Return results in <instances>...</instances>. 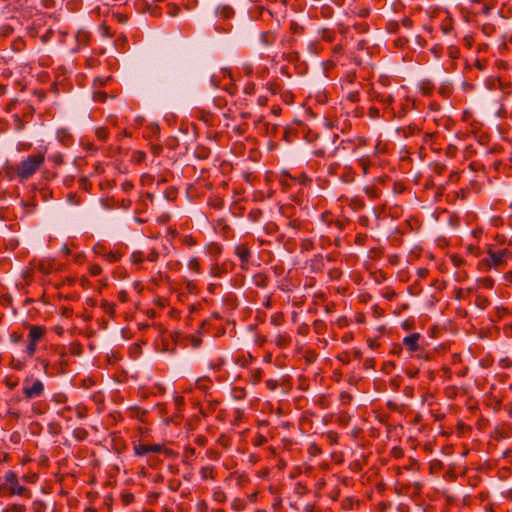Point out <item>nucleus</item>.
I'll return each instance as SVG.
<instances>
[{
	"mask_svg": "<svg viewBox=\"0 0 512 512\" xmlns=\"http://www.w3.org/2000/svg\"><path fill=\"white\" fill-rule=\"evenodd\" d=\"M16 472L9 470L5 473L3 482L0 484V497L20 496L26 499L32 497L31 490L20 483Z\"/></svg>",
	"mask_w": 512,
	"mask_h": 512,
	"instance_id": "f257e3e1",
	"label": "nucleus"
},
{
	"mask_svg": "<svg viewBox=\"0 0 512 512\" xmlns=\"http://www.w3.org/2000/svg\"><path fill=\"white\" fill-rule=\"evenodd\" d=\"M45 154L38 152L29 155L26 159H23L17 164L16 172L20 181L30 179L44 164Z\"/></svg>",
	"mask_w": 512,
	"mask_h": 512,
	"instance_id": "f03ea898",
	"label": "nucleus"
},
{
	"mask_svg": "<svg viewBox=\"0 0 512 512\" xmlns=\"http://www.w3.org/2000/svg\"><path fill=\"white\" fill-rule=\"evenodd\" d=\"M488 257L481 261V264L486 269H500L506 265L508 259L512 258V250L510 248H503L498 250L489 249Z\"/></svg>",
	"mask_w": 512,
	"mask_h": 512,
	"instance_id": "7ed1b4c3",
	"label": "nucleus"
},
{
	"mask_svg": "<svg viewBox=\"0 0 512 512\" xmlns=\"http://www.w3.org/2000/svg\"><path fill=\"white\" fill-rule=\"evenodd\" d=\"M201 334H210L212 337L217 338L224 334V322L218 312H213L207 319H205L200 327Z\"/></svg>",
	"mask_w": 512,
	"mask_h": 512,
	"instance_id": "20e7f679",
	"label": "nucleus"
},
{
	"mask_svg": "<svg viewBox=\"0 0 512 512\" xmlns=\"http://www.w3.org/2000/svg\"><path fill=\"white\" fill-rule=\"evenodd\" d=\"M28 344L25 353L28 357L32 358L37 350V344L42 341L47 333V328L44 325H28Z\"/></svg>",
	"mask_w": 512,
	"mask_h": 512,
	"instance_id": "39448f33",
	"label": "nucleus"
},
{
	"mask_svg": "<svg viewBox=\"0 0 512 512\" xmlns=\"http://www.w3.org/2000/svg\"><path fill=\"white\" fill-rule=\"evenodd\" d=\"M44 384L41 380L32 377H26L24 379V385L22 387V394L25 399L31 400L34 398L41 397L44 393Z\"/></svg>",
	"mask_w": 512,
	"mask_h": 512,
	"instance_id": "423d86ee",
	"label": "nucleus"
},
{
	"mask_svg": "<svg viewBox=\"0 0 512 512\" xmlns=\"http://www.w3.org/2000/svg\"><path fill=\"white\" fill-rule=\"evenodd\" d=\"M234 254L240 261V267L247 270L250 263L251 251L246 244L240 243L234 247Z\"/></svg>",
	"mask_w": 512,
	"mask_h": 512,
	"instance_id": "0eeeda50",
	"label": "nucleus"
},
{
	"mask_svg": "<svg viewBox=\"0 0 512 512\" xmlns=\"http://www.w3.org/2000/svg\"><path fill=\"white\" fill-rule=\"evenodd\" d=\"M421 335L419 333H412L403 338V345L410 352H416L420 349L419 340Z\"/></svg>",
	"mask_w": 512,
	"mask_h": 512,
	"instance_id": "6e6552de",
	"label": "nucleus"
},
{
	"mask_svg": "<svg viewBox=\"0 0 512 512\" xmlns=\"http://www.w3.org/2000/svg\"><path fill=\"white\" fill-rule=\"evenodd\" d=\"M57 140L64 146H70L73 143V137L70 131L66 128H60L56 132Z\"/></svg>",
	"mask_w": 512,
	"mask_h": 512,
	"instance_id": "1a4fd4ad",
	"label": "nucleus"
},
{
	"mask_svg": "<svg viewBox=\"0 0 512 512\" xmlns=\"http://www.w3.org/2000/svg\"><path fill=\"white\" fill-rule=\"evenodd\" d=\"M346 204L355 212L362 210L365 207L364 201L360 197L347 198Z\"/></svg>",
	"mask_w": 512,
	"mask_h": 512,
	"instance_id": "9d476101",
	"label": "nucleus"
},
{
	"mask_svg": "<svg viewBox=\"0 0 512 512\" xmlns=\"http://www.w3.org/2000/svg\"><path fill=\"white\" fill-rule=\"evenodd\" d=\"M290 341H291V338L286 333H279V334L276 335V337L274 339V343L279 348H285L286 346L289 345Z\"/></svg>",
	"mask_w": 512,
	"mask_h": 512,
	"instance_id": "9b49d317",
	"label": "nucleus"
},
{
	"mask_svg": "<svg viewBox=\"0 0 512 512\" xmlns=\"http://www.w3.org/2000/svg\"><path fill=\"white\" fill-rule=\"evenodd\" d=\"M134 453L137 456H145L149 453H151L150 444H144V443H137L133 446Z\"/></svg>",
	"mask_w": 512,
	"mask_h": 512,
	"instance_id": "f8f14e48",
	"label": "nucleus"
},
{
	"mask_svg": "<svg viewBox=\"0 0 512 512\" xmlns=\"http://www.w3.org/2000/svg\"><path fill=\"white\" fill-rule=\"evenodd\" d=\"M122 257H123V253L120 250H114V251L111 250V251H107L104 259L108 263H115V262L120 261L122 259Z\"/></svg>",
	"mask_w": 512,
	"mask_h": 512,
	"instance_id": "ddd939ff",
	"label": "nucleus"
},
{
	"mask_svg": "<svg viewBox=\"0 0 512 512\" xmlns=\"http://www.w3.org/2000/svg\"><path fill=\"white\" fill-rule=\"evenodd\" d=\"M101 308L103 311L110 316V318H114L116 305L114 303H110L107 300L101 301Z\"/></svg>",
	"mask_w": 512,
	"mask_h": 512,
	"instance_id": "4468645a",
	"label": "nucleus"
},
{
	"mask_svg": "<svg viewBox=\"0 0 512 512\" xmlns=\"http://www.w3.org/2000/svg\"><path fill=\"white\" fill-rule=\"evenodd\" d=\"M206 250L209 255L218 257L222 252V247L219 243L213 242L206 247Z\"/></svg>",
	"mask_w": 512,
	"mask_h": 512,
	"instance_id": "2eb2a0df",
	"label": "nucleus"
},
{
	"mask_svg": "<svg viewBox=\"0 0 512 512\" xmlns=\"http://www.w3.org/2000/svg\"><path fill=\"white\" fill-rule=\"evenodd\" d=\"M247 500L243 498H235L231 503V509L235 511H242L246 507Z\"/></svg>",
	"mask_w": 512,
	"mask_h": 512,
	"instance_id": "dca6fc26",
	"label": "nucleus"
},
{
	"mask_svg": "<svg viewBox=\"0 0 512 512\" xmlns=\"http://www.w3.org/2000/svg\"><path fill=\"white\" fill-rule=\"evenodd\" d=\"M76 412V415L79 419H84L88 417V408L85 404L79 403L73 408Z\"/></svg>",
	"mask_w": 512,
	"mask_h": 512,
	"instance_id": "f3484780",
	"label": "nucleus"
},
{
	"mask_svg": "<svg viewBox=\"0 0 512 512\" xmlns=\"http://www.w3.org/2000/svg\"><path fill=\"white\" fill-rule=\"evenodd\" d=\"M120 500L122 502L123 505H130L131 503L134 502L135 500V496L133 493L127 491V490H124L121 492L120 494Z\"/></svg>",
	"mask_w": 512,
	"mask_h": 512,
	"instance_id": "a211bd4d",
	"label": "nucleus"
},
{
	"mask_svg": "<svg viewBox=\"0 0 512 512\" xmlns=\"http://www.w3.org/2000/svg\"><path fill=\"white\" fill-rule=\"evenodd\" d=\"M95 136L98 140L105 142L109 138V130L107 127H98L95 129Z\"/></svg>",
	"mask_w": 512,
	"mask_h": 512,
	"instance_id": "6ab92c4d",
	"label": "nucleus"
},
{
	"mask_svg": "<svg viewBox=\"0 0 512 512\" xmlns=\"http://www.w3.org/2000/svg\"><path fill=\"white\" fill-rule=\"evenodd\" d=\"M36 267L38 271L46 275L52 272V264L49 261L41 260Z\"/></svg>",
	"mask_w": 512,
	"mask_h": 512,
	"instance_id": "aec40b11",
	"label": "nucleus"
},
{
	"mask_svg": "<svg viewBox=\"0 0 512 512\" xmlns=\"http://www.w3.org/2000/svg\"><path fill=\"white\" fill-rule=\"evenodd\" d=\"M441 31L443 34H450L453 31V22L450 17H446L441 23Z\"/></svg>",
	"mask_w": 512,
	"mask_h": 512,
	"instance_id": "412c9836",
	"label": "nucleus"
},
{
	"mask_svg": "<svg viewBox=\"0 0 512 512\" xmlns=\"http://www.w3.org/2000/svg\"><path fill=\"white\" fill-rule=\"evenodd\" d=\"M51 401L58 405L65 404L68 401V396L64 392H57L52 395Z\"/></svg>",
	"mask_w": 512,
	"mask_h": 512,
	"instance_id": "4be33fe9",
	"label": "nucleus"
},
{
	"mask_svg": "<svg viewBox=\"0 0 512 512\" xmlns=\"http://www.w3.org/2000/svg\"><path fill=\"white\" fill-rule=\"evenodd\" d=\"M358 165L362 168L363 174L366 175L370 166V157L368 155L361 156L358 159Z\"/></svg>",
	"mask_w": 512,
	"mask_h": 512,
	"instance_id": "5701e85b",
	"label": "nucleus"
},
{
	"mask_svg": "<svg viewBox=\"0 0 512 512\" xmlns=\"http://www.w3.org/2000/svg\"><path fill=\"white\" fill-rule=\"evenodd\" d=\"M208 205L215 210H220L223 207V200L220 197H211L208 199Z\"/></svg>",
	"mask_w": 512,
	"mask_h": 512,
	"instance_id": "b1692460",
	"label": "nucleus"
},
{
	"mask_svg": "<svg viewBox=\"0 0 512 512\" xmlns=\"http://www.w3.org/2000/svg\"><path fill=\"white\" fill-rule=\"evenodd\" d=\"M17 165H11L4 167L5 177L9 180H13L15 177L18 178V173L16 172Z\"/></svg>",
	"mask_w": 512,
	"mask_h": 512,
	"instance_id": "393cba45",
	"label": "nucleus"
},
{
	"mask_svg": "<svg viewBox=\"0 0 512 512\" xmlns=\"http://www.w3.org/2000/svg\"><path fill=\"white\" fill-rule=\"evenodd\" d=\"M225 301H226V309L227 308L234 309L238 306V301H237L235 295H233L232 293H226Z\"/></svg>",
	"mask_w": 512,
	"mask_h": 512,
	"instance_id": "a878e982",
	"label": "nucleus"
},
{
	"mask_svg": "<svg viewBox=\"0 0 512 512\" xmlns=\"http://www.w3.org/2000/svg\"><path fill=\"white\" fill-rule=\"evenodd\" d=\"M73 436L79 440V441H83L87 438L88 436V432L85 428H82V427H77L74 429L73 431Z\"/></svg>",
	"mask_w": 512,
	"mask_h": 512,
	"instance_id": "bb28decb",
	"label": "nucleus"
},
{
	"mask_svg": "<svg viewBox=\"0 0 512 512\" xmlns=\"http://www.w3.org/2000/svg\"><path fill=\"white\" fill-rule=\"evenodd\" d=\"M177 194L178 190L173 186L168 187L164 192L165 198L169 201H174L177 198Z\"/></svg>",
	"mask_w": 512,
	"mask_h": 512,
	"instance_id": "cd10ccee",
	"label": "nucleus"
},
{
	"mask_svg": "<svg viewBox=\"0 0 512 512\" xmlns=\"http://www.w3.org/2000/svg\"><path fill=\"white\" fill-rule=\"evenodd\" d=\"M364 192L368 197L372 199L378 198L380 195L378 188L375 186H366L364 188Z\"/></svg>",
	"mask_w": 512,
	"mask_h": 512,
	"instance_id": "c85d7f7f",
	"label": "nucleus"
},
{
	"mask_svg": "<svg viewBox=\"0 0 512 512\" xmlns=\"http://www.w3.org/2000/svg\"><path fill=\"white\" fill-rule=\"evenodd\" d=\"M232 397L241 400L246 396V391L242 387H233L231 390Z\"/></svg>",
	"mask_w": 512,
	"mask_h": 512,
	"instance_id": "c756f323",
	"label": "nucleus"
},
{
	"mask_svg": "<svg viewBox=\"0 0 512 512\" xmlns=\"http://www.w3.org/2000/svg\"><path fill=\"white\" fill-rule=\"evenodd\" d=\"M9 365H10V367L12 369L17 370V371H21L26 366V363H25V361H22V360H19V359H15L14 357H12Z\"/></svg>",
	"mask_w": 512,
	"mask_h": 512,
	"instance_id": "7c9ffc66",
	"label": "nucleus"
},
{
	"mask_svg": "<svg viewBox=\"0 0 512 512\" xmlns=\"http://www.w3.org/2000/svg\"><path fill=\"white\" fill-rule=\"evenodd\" d=\"M201 473V476L203 479H214L215 476H214V468L213 467H210V466H207V467H203L200 471Z\"/></svg>",
	"mask_w": 512,
	"mask_h": 512,
	"instance_id": "2f4dec72",
	"label": "nucleus"
},
{
	"mask_svg": "<svg viewBox=\"0 0 512 512\" xmlns=\"http://www.w3.org/2000/svg\"><path fill=\"white\" fill-rule=\"evenodd\" d=\"M73 410H74V409H73V407L68 405V406L63 407L61 410H59V411L57 412V414H58V416H60L61 418H64V419H66V420H68V421H69V420H71V416H70L69 414H70V412H72Z\"/></svg>",
	"mask_w": 512,
	"mask_h": 512,
	"instance_id": "473e14b6",
	"label": "nucleus"
},
{
	"mask_svg": "<svg viewBox=\"0 0 512 512\" xmlns=\"http://www.w3.org/2000/svg\"><path fill=\"white\" fill-rule=\"evenodd\" d=\"M46 508H47L46 504L41 500H35L32 503L33 512H45Z\"/></svg>",
	"mask_w": 512,
	"mask_h": 512,
	"instance_id": "72a5a7b5",
	"label": "nucleus"
},
{
	"mask_svg": "<svg viewBox=\"0 0 512 512\" xmlns=\"http://www.w3.org/2000/svg\"><path fill=\"white\" fill-rule=\"evenodd\" d=\"M93 252L96 254V255H99L101 256L103 259L105 257V254L107 253V249L105 247V245L101 244V243H96L94 246H93Z\"/></svg>",
	"mask_w": 512,
	"mask_h": 512,
	"instance_id": "f704fd0d",
	"label": "nucleus"
},
{
	"mask_svg": "<svg viewBox=\"0 0 512 512\" xmlns=\"http://www.w3.org/2000/svg\"><path fill=\"white\" fill-rule=\"evenodd\" d=\"M144 258V253L142 251H134L131 254V262L134 264L143 262Z\"/></svg>",
	"mask_w": 512,
	"mask_h": 512,
	"instance_id": "c9c22d12",
	"label": "nucleus"
},
{
	"mask_svg": "<svg viewBox=\"0 0 512 512\" xmlns=\"http://www.w3.org/2000/svg\"><path fill=\"white\" fill-rule=\"evenodd\" d=\"M93 99L96 102L103 103L107 99V93L103 91H94L93 92Z\"/></svg>",
	"mask_w": 512,
	"mask_h": 512,
	"instance_id": "e433bc0d",
	"label": "nucleus"
},
{
	"mask_svg": "<svg viewBox=\"0 0 512 512\" xmlns=\"http://www.w3.org/2000/svg\"><path fill=\"white\" fill-rule=\"evenodd\" d=\"M80 188L84 189L86 192H89V190L92 187V184L88 181L86 177H81L78 181Z\"/></svg>",
	"mask_w": 512,
	"mask_h": 512,
	"instance_id": "4c0bfd02",
	"label": "nucleus"
},
{
	"mask_svg": "<svg viewBox=\"0 0 512 512\" xmlns=\"http://www.w3.org/2000/svg\"><path fill=\"white\" fill-rule=\"evenodd\" d=\"M447 52L448 56L452 59H457L460 55L459 49L454 45L449 46Z\"/></svg>",
	"mask_w": 512,
	"mask_h": 512,
	"instance_id": "58836bf2",
	"label": "nucleus"
},
{
	"mask_svg": "<svg viewBox=\"0 0 512 512\" xmlns=\"http://www.w3.org/2000/svg\"><path fill=\"white\" fill-rule=\"evenodd\" d=\"M8 509L9 512H26V506L20 503H14Z\"/></svg>",
	"mask_w": 512,
	"mask_h": 512,
	"instance_id": "ea45409f",
	"label": "nucleus"
},
{
	"mask_svg": "<svg viewBox=\"0 0 512 512\" xmlns=\"http://www.w3.org/2000/svg\"><path fill=\"white\" fill-rule=\"evenodd\" d=\"M102 272V268L98 264H93L89 266V273L91 276H98Z\"/></svg>",
	"mask_w": 512,
	"mask_h": 512,
	"instance_id": "a19ab883",
	"label": "nucleus"
},
{
	"mask_svg": "<svg viewBox=\"0 0 512 512\" xmlns=\"http://www.w3.org/2000/svg\"><path fill=\"white\" fill-rule=\"evenodd\" d=\"M151 453H162L167 451L165 445L163 444H150Z\"/></svg>",
	"mask_w": 512,
	"mask_h": 512,
	"instance_id": "79ce46f5",
	"label": "nucleus"
},
{
	"mask_svg": "<svg viewBox=\"0 0 512 512\" xmlns=\"http://www.w3.org/2000/svg\"><path fill=\"white\" fill-rule=\"evenodd\" d=\"M233 481H235V482H236V484H240V485H242L243 483H245V482H247V481H248V478H247L246 476H243V475H241V476H237V477H235V476L231 475V476L229 477V484H230V483H232Z\"/></svg>",
	"mask_w": 512,
	"mask_h": 512,
	"instance_id": "37998d69",
	"label": "nucleus"
},
{
	"mask_svg": "<svg viewBox=\"0 0 512 512\" xmlns=\"http://www.w3.org/2000/svg\"><path fill=\"white\" fill-rule=\"evenodd\" d=\"M466 250L469 254L473 256H478L480 254V249L477 245L474 244H468L466 247Z\"/></svg>",
	"mask_w": 512,
	"mask_h": 512,
	"instance_id": "c03bdc74",
	"label": "nucleus"
},
{
	"mask_svg": "<svg viewBox=\"0 0 512 512\" xmlns=\"http://www.w3.org/2000/svg\"><path fill=\"white\" fill-rule=\"evenodd\" d=\"M121 188L124 192L126 193H129L133 190L134 188V184L132 181L130 180H125L122 184H121Z\"/></svg>",
	"mask_w": 512,
	"mask_h": 512,
	"instance_id": "a18cd8bd",
	"label": "nucleus"
},
{
	"mask_svg": "<svg viewBox=\"0 0 512 512\" xmlns=\"http://www.w3.org/2000/svg\"><path fill=\"white\" fill-rule=\"evenodd\" d=\"M38 479V475L33 473V474H30V475H23L21 477V480L26 482V483H35Z\"/></svg>",
	"mask_w": 512,
	"mask_h": 512,
	"instance_id": "49530a36",
	"label": "nucleus"
},
{
	"mask_svg": "<svg viewBox=\"0 0 512 512\" xmlns=\"http://www.w3.org/2000/svg\"><path fill=\"white\" fill-rule=\"evenodd\" d=\"M159 258V253L152 249L147 255H146V259L150 262H156Z\"/></svg>",
	"mask_w": 512,
	"mask_h": 512,
	"instance_id": "de8ad7c7",
	"label": "nucleus"
},
{
	"mask_svg": "<svg viewBox=\"0 0 512 512\" xmlns=\"http://www.w3.org/2000/svg\"><path fill=\"white\" fill-rule=\"evenodd\" d=\"M213 500L215 502H217L218 504L223 503L224 502V492L221 490L214 492Z\"/></svg>",
	"mask_w": 512,
	"mask_h": 512,
	"instance_id": "09e8293b",
	"label": "nucleus"
},
{
	"mask_svg": "<svg viewBox=\"0 0 512 512\" xmlns=\"http://www.w3.org/2000/svg\"><path fill=\"white\" fill-rule=\"evenodd\" d=\"M51 161H52L55 165H62V164L64 163L63 155H62V154H60V153L54 154V155L51 157Z\"/></svg>",
	"mask_w": 512,
	"mask_h": 512,
	"instance_id": "8fccbe9b",
	"label": "nucleus"
},
{
	"mask_svg": "<svg viewBox=\"0 0 512 512\" xmlns=\"http://www.w3.org/2000/svg\"><path fill=\"white\" fill-rule=\"evenodd\" d=\"M110 79H111V77H110V76L105 77V78L97 77V78H95V80H94V86H100V87L105 86V85H106V83H107Z\"/></svg>",
	"mask_w": 512,
	"mask_h": 512,
	"instance_id": "3c124183",
	"label": "nucleus"
},
{
	"mask_svg": "<svg viewBox=\"0 0 512 512\" xmlns=\"http://www.w3.org/2000/svg\"><path fill=\"white\" fill-rule=\"evenodd\" d=\"M117 299L122 303L127 302L129 300V295H128L127 291H125V290L119 291L117 294Z\"/></svg>",
	"mask_w": 512,
	"mask_h": 512,
	"instance_id": "603ef678",
	"label": "nucleus"
},
{
	"mask_svg": "<svg viewBox=\"0 0 512 512\" xmlns=\"http://www.w3.org/2000/svg\"><path fill=\"white\" fill-rule=\"evenodd\" d=\"M10 340L14 343L21 342L23 340V336L18 332H12L10 334Z\"/></svg>",
	"mask_w": 512,
	"mask_h": 512,
	"instance_id": "864d4df0",
	"label": "nucleus"
},
{
	"mask_svg": "<svg viewBox=\"0 0 512 512\" xmlns=\"http://www.w3.org/2000/svg\"><path fill=\"white\" fill-rule=\"evenodd\" d=\"M271 323L275 326H279L282 324V315L280 314H275V315H272L271 317Z\"/></svg>",
	"mask_w": 512,
	"mask_h": 512,
	"instance_id": "5fc2aeb1",
	"label": "nucleus"
},
{
	"mask_svg": "<svg viewBox=\"0 0 512 512\" xmlns=\"http://www.w3.org/2000/svg\"><path fill=\"white\" fill-rule=\"evenodd\" d=\"M21 441V435L19 432H13L11 435H10V442L14 443V444H19Z\"/></svg>",
	"mask_w": 512,
	"mask_h": 512,
	"instance_id": "6e6d98bb",
	"label": "nucleus"
},
{
	"mask_svg": "<svg viewBox=\"0 0 512 512\" xmlns=\"http://www.w3.org/2000/svg\"><path fill=\"white\" fill-rule=\"evenodd\" d=\"M11 459L8 452L0 451V463H7Z\"/></svg>",
	"mask_w": 512,
	"mask_h": 512,
	"instance_id": "4d7b16f0",
	"label": "nucleus"
},
{
	"mask_svg": "<svg viewBox=\"0 0 512 512\" xmlns=\"http://www.w3.org/2000/svg\"><path fill=\"white\" fill-rule=\"evenodd\" d=\"M500 365L502 368H510L512 366V361L506 357L500 360Z\"/></svg>",
	"mask_w": 512,
	"mask_h": 512,
	"instance_id": "13d9d810",
	"label": "nucleus"
},
{
	"mask_svg": "<svg viewBox=\"0 0 512 512\" xmlns=\"http://www.w3.org/2000/svg\"><path fill=\"white\" fill-rule=\"evenodd\" d=\"M242 418H243V412L240 411V410H237L236 411V416L234 418V421H233L232 425L233 426L238 425V423L242 420Z\"/></svg>",
	"mask_w": 512,
	"mask_h": 512,
	"instance_id": "bf43d9fd",
	"label": "nucleus"
},
{
	"mask_svg": "<svg viewBox=\"0 0 512 512\" xmlns=\"http://www.w3.org/2000/svg\"><path fill=\"white\" fill-rule=\"evenodd\" d=\"M402 25L407 28V29H410L412 26H413V21L411 18L409 17H405L403 18L402 20Z\"/></svg>",
	"mask_w": 512,
	"mask_h": 512,
	"instance_id": "052dcab7",
	"label": "nucleus"
},
{
	"mask_svg": "<svg viewBox=\"0 0 512 512\" xmlns=\"http://www.w3.org/2000/svg\"><path fill=\"white\" fill-rule=\"evenodd\" d=\"M442 51V47L440 45H435L431 48V52L435 55L436 58L440 57Z\"/></svg>",
	"mask_w": 512,
	"mask_h": 512,
	"instance_id": "680f3d73",
	"label": "nucleus"
},
{
	"mask_svg": "<svg viewBox=\"0 0 512 512\" xmlns=\"http://www.w3.org/2000/svg\"><path fill=\"white\" fill-rule=\"evenodd\" d=\"M277 385L278 384H277V382L275 380H267L266 381L267 388L272 390V391L276 389Z\"/></svg>",
	"mask_w": 512,
	"mask_h": 512,
	"instance_id": "e2e57ef3",
	"label": "nucleus"
},
{
	"mask_svg": "<svg viewBox=\"0 0 512 512\" xmlns=\"http://www.w3.org/2000/svg\"><path fill=\"white\" fill-rule=\"evenodd\" d=\"M5 384H6L7 388L12 390V389H14L18 385V382L17 381H12L10 379H6Z\"/></svg>",
	"mask_w": 512,
	"mask_h": 512,
	"instance_id": "0e129e2a",
	"label": "nucleus"
},
{
	"mask_svg": "<svg viewBox=\"0 0 512 512\" xmlns=\"http://www.w3.org/2000/svg\"><path fill=\"white\" fill-rule=\"evenodd\" d=\"M483 284L487 288H492L494 285V280L492 278L487 277L483 280Z\"/></svg>",
	"mask_w": 512,
	"mask_h": 512,
	"instance_id": "69168bd1",
	"label": "nucleus"
},
{
	"mask_svg": "<svg viewBox=\"0 0 512 512\" xmlns=\"http://www.w3.org/2000/svg\"><path fill=\"white\" fill-rule=\"evenodd\" d=\"M492 8H493V6H492V5L485 4V5L482 7L481 12H482L484 15H489V14L491 13Z\"/></svg>",
	"mask_w": 512,
	"mask_h": 512,
	"instance_id": "338daca9",
	"label": "nucleus"
},
{
	"mask_svg": "<svg viewBox=\"0 0 512 512\" xmlns=\"http://www.w3.org/2000/svg\"><path fill=\"white\" fill-rule=\"evenodd\" d=\"M151 150H152V153L155 155V156H158L161 152H162V147L159 146V145H153L151 147Z\"/></svg>",
	"mask_w": 512,
	"mask_h": 512,
	"instance_id": "774afa93",
	"label": "nucleus"
}]
</instances>
